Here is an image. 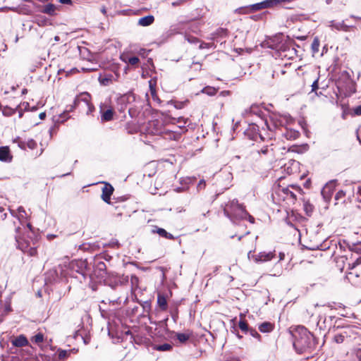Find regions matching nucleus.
I'll list each match as a JSON object with an SVG mask.
<instances>
[{
    "mask_svg": "<svg viewBox=\"0 0 361 361\" xmlns=\"http://www.w3.org/2000/svg\"><path fill=\"white\" fill-rule=\"evenodd\" d=\"M290 334L293 339V348L298 354L311 353L315 349V338L305 327L298 326Z\"/></svg>",
    "mask_w": 361,
    "mask_h": 361,
    "instance_id": "obj_1",
    "label": "nucleus"
},
{
    "mask_svg": "<svg viewBox=\"0 0 361 361\" xmlns=\"http://www.w3.org/2000/svg\"><path fill=\"white\" fill-rule=\"evenodd\" d=\"M264 48H269L275 50L278 53L288 51L292 45V40L288 36H285L282 33H279L273 37L267 38L262 42Z\"/></svg>",
    "mask_w": 361,
    "mask_h": 361,
    "instance_id": "obj_2",
    "label": "nucleus"
},
{
    "mask_svg": "<svg viewBox=\"0 0 361 361\" xmlns=\"http://www.w3.org/2000/svg\"><path fill=\"white\" fill-rule=\"evenodd\" d=\"M224 214L232 220L234 218L244 219H246L247 215H248L245 207L239 204L236 200H233L226 204L224 209Z\"/></svg>",
    "mask_w": 361,
    "mask_h": 361,
    "instance_id": "obj_3",
    "label": "nucleus"
},
{
    "mask_svg": "<svg viewBox=\"0 0 361 361\" xmlns=\"http://www.w3.org/2000/svg\"><path fill=\"white\" fill-rule=\"evenodd\" d=\"M20 221L18 219L11 220L7 222V228L8 230H13L16 233L14 238L16 239V243H18V247L23 252L32 245V242H30L26 240L25 238H21L18 235L20 233L21 228L20 226Z\"/></svg>",
    "mask_w": 361,
    "mask_h": 361,
    "instance_id": "obj_4",
    "label": "nucleus"
},
{
    "mask_svg": "<svg viewBox=\"0 0 361 361\" xmlns=\"http://www.w3.org/2000/svg\"><path fill=\"white\" fill-rule=\"evenodd\" d=\"M106 276V264L103 262L97 263L94 270L92 271V290H97L94 283L102 284Z\"/></svg>",
    "mask_w": 361,
    "mask_h": 361,
    "instance_id": "obj_5",
    "label": "nucleus"
},
{
    "mask_svg": "<svg viewBox=\"0 0 361 361\" xmlns=\"http://www.w3.org/2000/svg\"><path fill=\"white\" fill-rule=\"evenodd\" d=\"M334 334L333 336V341L338 343H342L345 339L351 338L354 334L353 327L347 326L339 327L337 326L334 329Z\"/></svg>",
    "mask_w": 361,
    "mask_h": 361,
    "instance_id": "obj_6",
    "label": "nucleus"
},
{
    "mask_svg": "<svg viewBox=\"0 0 361 361\" xmlns=\"http://www.w3.org/2000/svg\"><path fill=\"white\" fill-rule=\"evenodd\" d=\"M147 130L149 133L153 135H162L165 133V128L162 121L155 119L148 123Z\"/></svg>",
    "mask_w": 361,
    "mask_h": 361,
    "instance_id": "obj_7",
    "label": "nucleus"
},
{
    "mask_svg": "<svg viewBox=\"0 0 361 361\" xmlns=\"http://www.w3.org/2000/svg\"><path fill=\"white\" fill-rule=\"evenodd\" d=\"M252 252H253L252 250H250L248 252L247 257L249 259H250V258L253 259V260L256 262H264L270 261L275 256L274 252H271V251L270 252H261L257 255H251Z\"/></svg>",
    "mask_w": 361,
    "mask_h": 361,
    "instance_id": "obj_8",
    "label": "nucleus"
},
{
    "mask_svg": "<svg viewBox=\"0 0 361 361\" xmlns=\"http://www.w3.org/2000/svg\"><path fill=\"white\" fill-rule=\"evenodd\" d=\"M82 103L87 107V114L90 112V96L87 92L80 93L75 100V105L80 106Z\"/></svg>",
    "mask_w": 361,
    "mask_h": 361,
    "instance_id": "obj_9",
    "label": "nucleus"
},
{
    "mask_svg": "<svg viewBox=\"0 0 361 361\" xmlns=\"http://www.w3.org/2000/svg\"><path fill=\"white\" fill-rule=\"evenodd\" d=\"M114 188L113 186L108 183H103V187L102 188V199L104 202L109 204H112L111 202V196L112 195L114 192Z\"/></svg>",
    "mask_w": 361,
    "mask_h": 361,
    "instance_id": "obj_10",
    "label": "nucleus"
},
{
    "mask_svg": "<svg viewBox=\"0 0 361 361\" xmlns=\"http://www.w3.org/2000/svg\"><path fill=\"white\" fill-rule=\"evenodd\" d=\"M11 343L12 345L15 347H24V346H28L29 342L27 338L21 334L20 336H18L16 337H13L11 339Z\"/></svg>",
    "mask_w": 361,
    "mask_h": 361,
    "instance_id": "obj_11",
    "label": "nucleus"
},
{
    "mask_svg": "<svg viewBox=\"0 0 361 361\" xmlns=\"http://www.w3.org/2000/svg\"><path fill=\"white\" fill-rule=\"evenodd\" d=\"M114 75L104 71L99 74L98 80L102 85L108 86L112 83Z\"/></svg>",
    "mask_w": 361,
    "mask_h": 361,
    "instance_id": "obj_12",
    "label": "nucleus"
},
{
    "mask_svg": "<svg viewBox=\"0 0 361 361\" xmlns=\"http://www.w3.org/2000/svg\"><path fill=\"white\" fill-rule=\"evenodd\" d=\"M100 112L102 121L106 122L113 120L115 112L112 108L104 109L103 106H100Z\"/></svg>",
    "mask_w": 361,
    "mask_h": 361,
    "instance_id": "obj_13",
    "label": "nucleus"
},
{
    "mask_svg": "<svg viewBox=\"0 0 361 361\" xmlns=\"http://www.w3.org/2000/svg\"><path fill=\"white\" fill-rule=\"evenodd\" d=\"M351 250L358 255H361V243L354 245ZM361 264V256L357 257L355 261L353 263H348V269L351 270L354 269L356 266Z\"/></svg>",
    "mask_w": 361,
    "mask_h": 361,
    "instance_id": "obj_14",
    "label": "nucleus"
},
{
    "mask_svg": "<svg viewBox=\"0 0 361 361\" xmlns=\"http://www.w3.org/2000/svg\"><path fill=\"white\" fill-rule=\"evenodd\" d=\"M273 4L271 0H265L262 2L255 4L251 6V10L253 11H257L267 8H272Z\"/></svg>",
    "mask_w": 361,
    "mask_h": 361,
    "instance_id": "obj_15",
    "label": "nucleus"
},
{
    "mask_svg": "<svg viewBox=\"0 0 361 361\" xmlns=\"http://www.w3.org/2000/svg\"><path fill=\"white\" fill-rule=\"evenodd\" d=\"M12 156L10 154V150L8 147H0V161H11Z\"/></svg>",
    "mask_w": 361,
    "mask_h": 361,
    "instance_id": "obj_16",
    "label": "nucleus"
},
{
    "mask_svg": "<svg viewBox=\"0 0 361 361\" xmlns=\"http://www.w3.org/2000/svg\"><path fill=\"white\" fill-rule=\"evenodd\" d=\"M152 232L154 233L159 234L161 237L169 239V240H175L176 238L170 233H168L165 229L162 228H159L157 226L154 227V229L152 230Z\"/></svg>",
    "mask_w": 361,
    "mask_h": 361,
    "instance_id": "obj_17",
    "label": "nucleus"
},
{
    "mask_svg": "<svg viewBox=\"0 0 361 361\" xmlns=\"http://www.w3.org/2000/svg\"><path fill=\"white\" fill-rule=\"evenodd\" d=\"M274 324L269 322H264L259 325V330L262 333H270L274 330Z\"/></svg>",
    "mask_w": 361,
    "mask_h": 361,
    "instance_id": "obj_18",
    "label": "nucleus"
},
{
    "mask_svg": "<svg viewBox=\"0 0 361 361\" xmlns=\"http://www.w3.org/2000/svg\"><path fill=\"white\" fill-rule=\"evenodd\" d=\"M192 336V332L187 331L186 333H176V337L180 343H186Z\"/></svg>",
    "mask_w": 361,
    "mask_h": 361,
    "instance_id": "obj_19",
    "label": "nucleus"
},
{
    "mask_svg": "<svg viewBox=\"0 0 361 361\" xmlns=\"http://www.w3.org/2000/svg\"><path fill=\"white\" fill-rule=\"evenodd\" d=\"M347 260L348 257L344 255L335 257L334 261L336 262V265L341 271H343Z\"/></svg>",
    "mask_w": 361,
    "mask_h": 361,
    "instance_id": "obj_20",
    "label": "nucleus"
},
{
    "mask_svg": "<svg viewBox=\"0 0 361 361\" xmlns=\"http://www.w3.org/2000/svg\"><path fill=\"white\" fill-rule=\"evenodd\" d=\"M154 21L153 16H147L139 19L138 25L141 26H149L152 24Z\"/></svg>",
    "mask_w": 361,
    "mask_h": 361,
    "instance_id": "obj_21",
    "label": "nucleus"
},
{
    "mask_svg": "<svg viewBox=\"0 0 361 361\" xmlns=\"http://www.w3.org/2000/svg\"><path fill=\"white\" fill-rule=\"evenodd\" d=\"M157 304L161 310L166 311L168 307L167 300L164 295L159 294L157 296Z\"/></svg>",
    "mask_w": 361,
    "mask_h": 361,
    "instance_id": "obj_22",
    "label": "nucleus"
},
{
    "mask_svg": "<svg viewBox=\"0 0 361 361\" xmlns=\"http://www.w3.org/2000/svg\"><path fill=\"white\" fill-rule=\"evenodd\" d=\"M121 59L123 61L131 66H136L140 61L139 58L137 56L128 57L126 55H121Z\"/></svg>",
    "mask_w": 361,
    "mask_h": 361,
    "instance_id": "obj_23",
    "label": "nucleus"
},
{
    "mask_svg": "<svg viewBox=\"0 0 361 361\" xmlns=\"http://www.w3.org/2000/svg\"><path fill=\"white\" fill-rule=\"evenodd\" d=\"M283 135L287 140H295L299 137L300 133L293 129H286Z\"/></svg>",
    "mask_w": 361,
    "mask_h": 361,
    "instance_id": "obj_24",
    "label": "nucleus"
},
{
    "mask_svg": "<svg viewBox=\"0 0 361 361\" xmlns=\"http://www.w3.org/2000/svg\"><path fill=\"white\" fill-rule=\"evenodd\" d=\"M345 192L341 190L339 191H338L335 195V200H336V203L335 204H343L345 203Z\"/></svg>",
    "mask_w": 361,
    "mask_h": 361,
    "instance_id": "obj_25",
    "label": "nucleus"
},
{
    "mask_svg": "<svg viewBox=\"0 0 361 361\" xmlns=\"http://www.w3.org/2000/svg\"><path fill=\"white\" fill-rule=\"evenodd\" d=\"M56 6L54 4H49L43 8L42 12L49 16H54L56 13Z\"/></svg>",
    "mask_w": 361,
    "mask_h": 361,
    "instance_id": "obj_26",
    "label": "nucleus"
},
{
    "mask_svg": "<svg viewBox=\"0 0 361 361\" xmlns=\"http://www.w3.org/2000/svg\"><path fill=\"white\" fill-rule=\"evenodd\" d=\"M20 147L23 149L28 147L30 149H34L37 147V142L34 140L30 139L26 142H21Z\"/></svg>",
    "mask_w": 361,
    "mask_h": 361,
    "instance_id": "obj_27",
    "label": "nucleus"
},
{
    "mask_svg": "<svg viewBox=\"0 0 361 361\" xmlns=\"http://www.w3.org/2000/svg\"><path fill=\"white\" fill-rule=\"evenodd\" d=\"M162 135L165 138H169L171 140H178L180 136V134H178V133L171 131V130H168L166 129L165 130V133H163Z\"/></svg>",
    "mask_w": 361,
    "mask_h": 361,
    "instance_id": "obj_28",
    "label": "nucleus"
},
{
    "mask_svg": "<svg viewBox=\"0 0 361 361\" xmlns=\"http://www.w3.org/2000/svg\"><path fill=\"white\" fill-rule=\"evenodd\" d=\"M238 326L240 329V330L244 332L245 334H248L252 329V327H250L246 321L240 319L238 323Z\"/></svg>",
    "mask_w": 361,
    "mask_h": 361,
    "instance_id": "obj_29",
    "label": "nucleus"
},
{
    "mask_svg": "<svg viewBox=\"0 0 361 361\" xmlns=\"http://www.w3.org/2000/svg\"><path fill=\"white\" fill-rule=\"evenodd\" d=\"M33 349L29 347L27 350H22L20 351L21 358L24 360H28L30 357L32 356Z\"/></svg>",
    "mask_w": 361,
    "mask_h": 361,
    "instance_id": "obj_30",
    "label": "nucleus"
},
{
    "mask_svg": "<svg viewBox=\"0 0 361 361\" xmlns=\"http://www.w3.org/2000/svg\"><path fill=\"white\" fill-rule=\"evenodd\" d=\"M322 195L326 200H328L331 198V192L330 187L329 185H326L322 190Z\"/></svg>",
    "mask_w": 361,
    "mask_h": 361,
    "instance_id": "obj_31",
    "label": "nucleus"
},
{
    "mask_svg": "<svg viewBox=\"0 0 361 361\" xmlns=\"http://www.w3.org/2000/svg\"><path fill=\"white\" fill-rule=\"evenodd\" d=\"M24 252L32 257L35 256L37 253L36 243L32 242V245Z\"/></svg>",
    "mask_w": 361,
    "mask_h": 361,
    "instance_id": "obj_32",
    "label": "nucleus"
},
{
    "mask_svg": "<svg viewBox=\"0 0 361 361\" xmlns=\"http://www.w3.org/2000/svg\"><path fill=\"white\" fill-rule=\"evenodd\" d=\"M43 340L44 335L42 333H38L31 338V341L37 344L42 343Z\"/></svg>",
    "mask_w": 361,
    "mask_h": 361,
    "instance_id": "obj_33",
    "label": "nucleus"
},
{
    "mask_svg": "<svg viewBox=\"0 0 361 361\" xmlns=\"http://www.w3.org/2000/svg\"><path fill=\"white\" fill-rule=\"evenodd\" d=\"M155 349L159 351H169L172 349V345L169 343H164L162 345H157Z\"/></svg>",
    "mask_w": 361,
    "mask_h": 361,
    "instance_id": "obj_34",
    "label": "nucleus"
},
{
    "mask_svg": "<svg viewBox=\"0 0 361 361\" xmlns=\"http://www.w3.org/2000/svg\"><path fill=\"white\" fill-rule=\"evenodd\" d=\"M319 40L318 38H314L312 43V49L314 53H317L319 51Z\"/></svg>",
    "mask_w": 361,
    "mask_h": 361,
    "instance_id": "obj_35",
    "label": "nucleus"
},
{
    "mask_svg": "<svg viewBox=\"0 0 361 361\" xmlns=\"http://www.w3.org/2000/svg\"><path fill=\"white\" fill-rule=\"evenodd\" d=\"M283 192L287 195V197H290V198H292L293 200H297V196H296L295 193L294 192L290 190L289 188L283 189Z\"/></svg>",
    "mask_w": 361,
    "mask_h": 361,
    "instance_id": "obj_36",
    "label": "nucleus"
},
{
    "mask_svg": "<svg viewBox=\"0 0 361 361\" xmlns=\"http://www.w3.org/2000/svg\"><path fill=\"white\" fill-rule=\"evenodd\" d=\"M250 336L252 337L257 338L259 341H262V336L261 335L256 331V329L252 328L248 333Z\"/></svg>",
    "mask_w": 361,
    "mask_h": 361,
    "instance_id": "obj_37",
    "label": "nucleus"
},
{
    "mask_svg": "<svg viewBox=\"0 0 361 361\" xmlns=\"http://www.w3.org/2000/svg\"><path fill=\"white\" fill-rule=\"evenodd\" d=\"M130 283L133 287L137 288L139 283V279L135 275H131Z\"/></svg>",
    "mask_w": 361,
    "mask_h": 361,
    "instance_id": "obj_38",
    "label": "nucleus"
},
{
    "mask_svg": "<svg viewBox=\"0 0 361 361\" xmlns=\"http://www.w3.org/2000/svg\"><path fill=\"white\" fill-rule=\"evenodd\" d=\"M171 317L173 318V321L175 322H177L178 319V308L176 307H174L173 310H171Z\"/></svg>",
    "mask_w": 361,
    "mask_h": 361,
    "instance_id": "obj_39",
    "label": "nucleus"
},
{
    "mask_svg": "<svg viewBox=\"0 0 361 361\" xmlns=\"http://www.w3.org/2000/svg\"><path fill=\"white\" fill-rule=\"evenodd\" d=\"M185 39L188 40V42L191 44L199 42V39L193 36L186 35Z\"/></svg>",
    "mask_w": 361,
    "mask_h": 361,
    "instance_id": "obj_40",
    "label": "nucleus"
},
{
    "mask_svg": "<svg viewBox=\"0 0 361 361\" xmlns=\"http://www.w3.org/2000/svg\"><path fill=\"white\" fill-rule=\"evenodd\" d=\"M192 66H194V68L196 71H200L202 69V63H200V62L192 61V63L190 67Z\"/></svg>",
    "mask_w": 361,
    "mask_h": 361,
    "instance_id": "obj_41",
    "label": "nucleus"
},
{
    "mask_svg": "<svg viewBox=\"0 0 361 361\" xmlns=\"http://www.w3.org/2000/svg\"><path fill=\"white\" fill-rule=\"evenodd\" d=\"M304 206H305V209L306 211L307 214L310 215V213H312V209H313L312 206L309 203H305Z\"/></svg>",
    "mask_w": 361,
    "mask_h": 361,
    "instance_id": "obj_42",
    "label": "nucleus"
},
{
    "mask_svg": "<svg viewBox=\"0 0 361 361\" xmlns=\"http://www.w3.org/2000/svg\"><path fill=\"white\" fill-rule=\"evenodd\" d=\"M205 186H206V183H205L204 180H203V179L200 180L197 185V190H203V189H204Z\"/></svg>",
    "mask_w": 361,
    "mask_h": 361,
    "instance_id": "obj_43",
    "label": "nucleus"
},
{
    "mask_svg": "<svg viewBox=\"0 0 361 361\" xmlns=\"http://www.w3.org/2000/svg\"><path fill=\"white\" fill-rule=\"evenodd\" d=\"M318 88H319L318 79H317L316 80H314V82H313V83H312V92H314V91H316Z\"/></svg>",
    "mask_w": 361,
    "mask_h": 361,
    "instance_id": "obj_44",
    "label": "nucleus"
},
{
    "mask_svg": "<svg viewBox=\"0 0 361 361\" xmlns=\"http://www.w3.org/2000/svg\"><path fill=\"white\" fill-rule=\"evenodd\" d=\"M353 111L355 115L360 116L361 115V105H359V106H356L355 108H354Z\"/></svg>",
    "mask_w": 361,
    "mask_h": 361,
    "instance_id": "obj_45",
    "label": "nucleus"
},
{
    "mask_svg": "<svg viewBox=\"0 0 361 361\" xmlns=\"http://www.w3.org/2000/svg\"><path fill=\"white\" fill-rule=\"evenodd\" d=\"M4 211V209L2 207H0V219H1V220L5 219L6 217V215H7L6 213H3Z\"/></svg>",
    "mask_w": 361,
    "mask_h": 361,
    "instance_id": "obj_46",
    "label": "nucleus"
},
{
    "mask_svg": "<svg viewBox=\"0 0 361 361\" xmlns=\"http://www.w3.org/2000/svg\"><path fill=\"white\" fill-rule=\"evenodd\" d=\"M291 187L298 192L299 193H302V190L301 189V188L300 186H298V185H291Z\"/></svg>",
    "mask_w": 361,
    "mask_h": 361,
    "instance_id": "obj_47",
    "label": "nucleus"
},
{
    "mask_svg": "<svg viewBox=\"0 0 361 361\" xmlns=\"http://www.w3.org/2000/svg\"><path fill=\"white\" fill-rule=\"evenodd\" d=\"M269 152V147H263L261 151L259 152V153H262L264 154H267Z\"/></svg>",
    "mask_w": 361,
    "mask_h": 361,
    "instance_id": "obj_48",
    "label": "nucleus"
},
{
    "mask_svg": "<svg viewBox=\"0 0 361 361\" xmlns=\"http://www.w3.org/2000/svg\"><path fill=\"white\" fill-rule=\"evenodd\" d=\"M209 44H207V43H204V42H202V43L200 44V46H199V48H200V49H204V48H209Z\"/></svg>",
    "mask_w": 361,
    "mask_h": 361,
    "instance_id": "obj_49",
    "label": "nucleus"
},
{
    "mask_svg": "<svg viewBox=\"0 0 361 361\" xmlns=\"http://www.w3.org/2000/svg\"><path fill=\"white\" fill-rule=\"evenodd\" d=\"M61 4H71V0H59Z\"/></svg>",
    "mask_w": 361,
    "mask_h": 361,
    "instance_id": "obj_50",
    "label": "nucleus"
},
{
    "mask_svg": "<svg viewBox=\"0 0 361 361\" xmlns=\"http://www.w3.org/2000/svg\"><path fill=\"white\" fill-rule=\"evenodd\" d=\"M66 354H67V352L66 350H63V351H61L59 353V357L60 358H63L66 356Z\"/></svg>",
    "mask_w": 361,
    "mask_h": 361,
    "instance_id": "obj_51",
    "label": "nucleus"
},
{
    "mask_svg": "<svg viewBox=\"0 0 361 361\" xmlns=\"http://www.w3.org/2000/svg\"><path fill=\"white\" fill-rule=\"evenodd\" d=\"M76 72H78V70L77 68H72V69L70 70V71H67V75L73 74V73H75Z\"/></svg>",
    "mask_w": 361,
    "mask_h": 361,
    "instance_id": "obj_52",
    "label": "nucleus"
},
{
    "mask_svg": "<svg viewBox=\"0 0 361 361\" xmlns=\"http://www.w3.org/2000/svg\"><path fill=\"white\" fill-rule=\"evenodd\" d=\"M37 20H38L37 23H38V25H45V23H46V22H47L46 19H43V20H40V21H39V20L38 19Z\"/></svg>",
    "mask_w": 361,
    "mask_h": 361,
    "instance_id": "obj_53",
    "label": "nucleus"
},
{
    "mask_svg": "<svg viewBox=\"0 0 361 361\" xmlns=\"http://www.w3.org/2000/svg\"><path fill=\"white\" fill-rule=\"evenodd\" d=\"M39 117L40 119H44L46 117V113L45 112L40 113L39 115Z\"/></svg>",
    "mask_w": 361,
    "mask_h": 361,
    "instance_id": "obj_54",
    "label": "nucleus"
},
{
    "mask_svg": "<svg viewBox=\"0 0 361 361\" xmlns=\"http://www.w3.org/2000/svg\"><path fill=\"white\" fill-rule=\"evenodd\" d=\"M247 217L249 218V221L251 222V223H254L255 222V219L253 216H250L249 214L248 215H247Z\"/></svg>",
    "mask_w": 361,
    "mask_h": 361,
    "instance_id": "obj_55",
    "label": "nucleus"
},
{
    "mask_svg": "<svg viewBox=\"0 0 361 361\" xmlns=\"http://www.w3.org/2000/svg\"><path fill=\"white\" fill-rule=\"evenodd\" d=\"M284 257H285V254L283 252H280L279 253V260L280 261L283 260L284 259Z\"/></svg>",
    "mask_w": 361,
    "mask_h": 361,
    "instance_id": "obj_56",
    "label": "nucleus"
},
{
    "mask_svg": "<svg viewBox=\"0 0 361 361\" xmlns=\"http://www.w3.org/2000/svg\"><path fill=\"white\" fill-rule=\"evenodd\" d=\"M215 92H216L215 89H212V90H211V91H209V92H207V94H210V95H213V94H215Z\"/></svg>",
    "mask_w": 361,
    "mask_h": 361,
    "instance_id": "obj_57",
    "label": "nucleus"
},
{
    "mask_svg": "<svg viewBox=\"0 0 361 361\" xmlns=\"http://www.w3.org/2000/svg\"><path fill=\"white\" fill-rule=\"evenodd\" d=\"M183 106V104L182 103H180V104H177L175 105L176 108L177 109H180Z\"/></svg>",
    "mask_w": 361,
    "mask_h": 361,
    "instance_id": "obj_58",
    "label": "nucleus"
},
{
    "mask_svg": "<svg viewBox=\"0 0 361 361\" xmlns=\"http://www.w3.org/2000/svg\"><path fill=\"white\" fill-rule=\"evenodd\" d=\"M82 70L85 72H89L90 71V69L87 68H82Z\"/></svg>",
    "mask_w": 361,
    "mask_h": 361,
    "instance_id": "obj_59",
    "label": "nucleus"
},
{
    "mask_svg": "<svg viewBox=\"0 0 361 361\" xmlns=\"http://www.w3.org/2000/svg\"><path fill=\"white\" fill-rule=\"evenodd\" d=\"M101 11H102L104 14H105V13H106V8H105V7H102V8Z\"/></svg>",
    "mask_w": 361,
    "mask_h": 361,
    "instance_id": "obj_60",
    "label": "nucleus"
},
{
    "mask_svg": "<svg viewBox=\"0 0 361 361\" xmlns=\"http://www.w3.org/2000/svg\"><path fill=\"white\" fill-rule=\"evenodd\" d=\"M18 211H19L20 212H25V211H24V209H23V207H20L18 208Z\"/></svg>",
    "mask_w": 361,
    "mask_h": 361,
    "instance_id": "obj_61",
    "label": "nucleus"
},
{
    "mask_svg": "<svg viewBox=\"0 0 361 361\" xmlns=\"http://www.w3.org/2000/svg\"><path fill=\"white\" fill-rule=\"evenodd\" d=\"M306 37H298V39H300L301 40H303L305 39Z\"/></svg>",
    "mask_w": 361,
    "mask_h": 361,
    "instance_id": "obj_62",
    "label": "nucleus"
},
{
    "mask_svg": "<svg viewBox=\"0 0 361 361\" xmlns=\"http://www.w3.org/2000/svg\"><path fill=\"white\" fill-rule=\"evenodd\" d=\"M352 274L351 272H349L347 274L346 277L349 279V275Z\"/></svg>",
    "mask_w": 361,
    "mask_h": 361,
    "instance_id": "obj_63",
    "label": "nucleus"
},
{
    "mask_svg": "<svg viewBox=\"0 0 361 361\" xmlns=\"http://www.w3.org/2000/svg\"><path fill=\"white\" fill-rule=\"evenodd\" d=\"M17 360V357H12V358H11V360H12V361H14V360Z\"/></svg>",
    "mask_w": 361,
    "mask_h": 361,
    "instance_id": "obj_64",
    "label": "nucleus"
}]
</instances>
